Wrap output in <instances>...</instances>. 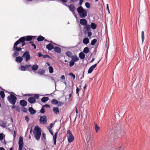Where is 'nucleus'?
I'll return each mask as SVG.
<instances>
[{
    "label": "nucleus",
    "instance_id": "nucleus-40",
    "mask_svg": "<svg viewBox=\"0 0 150 150\" xmlns=\"http://www.w3.org/2000/svg\"><path fill=\"white\" fill-rule=\"evenodd\" d=\"M21 70L22 71H25L27 70V69L26 67L25 66L21 65Z\"/></svg>",
    "mask_w": 150,
    "mask_h": 150
},
{
    "label": "nucleus",
    "instance_id": "nucleus-52",
    "mask_svg": "<svg viewBox=\"0 0 150 150\" xmlns=\"http://www.w3.org/2000/svg\"><path fill=\"white\" fill-rule=\"evenodd\" d=\"M25 66L26 68H30V67H31V65H27V64H26L25 65ZM27 69L28 70H29V69Z\"/></svg>",
    "mask_w": 150,
    "mask_h": 150
},
{
    "label": "nucleus",
    "instance_id": "nucleus-53",
    "mask_svg": "<svg viewBox=\"0 0 150 150\" xmlns=\"http://www.w3.org/2000/svg\"><path fill=\"white\" fill-rule=\"evenodd\" d=\"M42 135L43 136V138L44 139H46V134H45V133H42Z\"/></svg>",
    "mask_w": 150,
    "mask_h": 150
},
{
    "label": "nucleus",
    "instance_id": "nucleus-64",
    "mask_svg": "<svg viewBox=\"0 0 150 150\" xmlns=\"http://www.w3.org/2000/svg\"><path fill=\"white\" fill-rule=\"evenodd\" d=\"M0 150H5V149L3 147H0Z\"/></svg>",
    "mask_w": 150,
    "mask_h": 150
},
{
    "label": "nucleus",
    "instance_id": "nucleus-24",
    "mask_svg": "<svg viewBox=\"0 0 150 150\" xmlns=\"http://www.w3.org/2000/svg\"><path fill=\"white\" fill-rule=\"evenodd\" d=\"M71 57L72 60L74 62L78 61L79 59V57L76 55L72 56Z\"/></svg>",
    "mask_w": 150,
    "mask_h": 150
},
{
    "label": "nucleus",
    "instance_id": "nucleus-14",
    "mask_svg": "<svg viewBox=\"0 0 150 150\" xmlns=\"http://www.w3.org/2000/svg\"><path fill=\"white\" fill-rule=\"evenodd\" d=\"M69 8L70 10L72 11L74 14L75 13L74 10H75L76 8L73 5H70V6H69Z\"/></svg>",
    "mask_w": 150,
    "mask_h": 150
},
{
    "label": "nucleus",
    "instance_id": "nucleus-31",
    "mask_svg": "<svg viewBox=\"0 0 150 150\" xmlns=\"http://www.w3.org/2000/svg\"><path fill=\"white\" fill-rule=\"evenodd\" d=\"M95 128L96 133H97L98 131L100 129V127L98 125L97 123H95Z\"/></svg>",
    "mask_w": 150,
    "mask_h": 150
},
{
    "label": "nucleus",
    "instance_id": "nucleus-43",
    "mask_svg": "<svg viewBox=\"0 0 150 150\" xmlns=\"http://www.w3.org/2000/svg\"><path fill=\"white\" fill-rule=\"evenodd\" d=\"M64 104L63 102L59 101L58 102V103L57 104V106L58 107L62 106Z\"/></svg>",
    "mask_w": 150,
    "mask_h": 150
},
{
    "label": "nucleus",
    "instance_id": "nucleus-21",
    "mask_svg": "<svg viewBox=\"0 0 150 150\" xmlns=\"http://www.w3.org/2000/svg\"><path fill=\"white\" fill-rule=\"evenodd\" d=\"M28 110L31 114L34 115L36 113L35 110H34L32 107L29 108Z\"/></svg>",
    "mask_w": 150,
    "mask_h": 150
},
{
    "label": "nucleus",
    "instance_id": "nucleus-37",
    "mask_svg": "<svg viewBox=\"0 0 150 150\" xmlns=\"http://www.w3.org/2000/svg\"><path fill=\"white\" fill-rule=\"evenodd\" d=\"M49 72L50 73H52L53 72L54 69L52 67L50 66L49 67Z\"/></svg>",
    "mask_w": 150,
    "mask_h": 150
},
{
    "label": "nucleus",
    "instance_id": "nucleus-9",
    "mask_svg": "<svg viewBox=\"0 0 150 150\" xmlns=\"http://www.w3.org/2000/svg\"><path fill=\"white\" fill-rule=\"evenodd\" d=\"M23 145L24 143L23 138L22 137H20L19 138L18 142V150H23Z\"/></svg>",
    "mask_w": 150,
    "mask_h": 150
},
{
    "label": "nucleus",
    "instance_id": "nucleus-58",
    "mask_svg": "<svg viewBox=\"0 0 150 150\" xmlns=\"http://www.w3.org/2000/svg\"><path fill=\"white\" fill-rule=\"evenodd\" d=\"M38 55H39V57H41V56H43V55L41 53H40V52H38Z\"/></svg>",
    "mask_w": 150,
    "mask_h": 150
},
{
    "label": "nucleus",
    "instance_id": "nucleus-45",
    "mask_svg": "<svg viewBox=\"0 0 150 150\" xmlns=\"http://www.w3.org/2000/svg\"><path fill=\"white\" fill-rule=\"evenodd\" d=\"M40 112L42 113H44L45 112V110L44 107H42L40 110Z\"/></svg>",
    "mask_w": 150,
    "mask_h": 150
},
{
    "label": "nucleus",
    "instance_id": "nucleus-55",
    "mask_svg": "<svg viewBox=\"0 0 150 150\" xmlns=\"http://www.w3.org/2000/svg\"><path fill=\"white\" fill-rule=\"evenodd\" d=\"M79 91V88L78 87H77L76 89V94H78Z\"/></svg>",
    "mask_w": 150,
    "mask_h": 150
},
{
    "label": "nucleus",
    "instance_id": "nucleus-54",
    "mask_svg": "<svg viewBox=\"0 0 150 150\" xmlns=\"http://www.w3.org/2000/svg\"><path fill=\"white\" fill-rule=\"evenodd\" d=\"M49 132H50L51 134L52 135H53V132L52 131V130L50 129H49Z\"/></svg>",
    "mask_w": 150,
    "mask_h": 150
},
{
    "label": "nucleus",
    "instance_id": "nucleus-32",
    "mask_svg": "<svg viewBox=\"0 0 150 150\" xmlns=\"http://www.w3.org/2000/svg\"><path fill=\"white\" fill-rule=\"evenodd\" d=\"M51 103L53 105H57L58 103V101L55 99H53L51 101Z\"/></svg>",
    "mask_w": 150,
    "mask_h": 150
},
{
    "label": "nucleus",
    "instance_id": "nucleus-7",
    "mask_svg": "<svg viewBox=\"0 0 150 150\" xmlns=\"http://www.w3.org/2000/svg\"><path fill=\"white\" fill-rule=\"evenodd\" d=\"M22 57L25 58V61L26 62L28 61L31 58L29 52L28 51H25L23 53Z\"/></svg>",
    "mask_w": 150,
    "mask_h": 150
},
{
    "label": "nucleus",
    "instance_id": "nucleus-8",
    "mask_svg": "<svg viewBox=\"0 0 150 150\" xmlns=\"http://www.w3.org/2000/svg\"><path fill=\"white\" fill-rule=\"evenodd\" d=\"M113 126H114V127L112 129L115 132L117 133L121 132V127L119 125H115Z\"/></svg>",
    "mask_w": 150,
    "mask_h": 150
},
{
    "label": "nucleus",
    "instance_id": "nucleus-16",
    "mask_svg": "<svg viewBox=\"0 0 150 150\" xmlns=\"http://www.w3.org/2000/svg\"><path fill=\"white\" fill-rule=\"evenodd\" d=\"M46 48L49 50H51L54 48V46L51 43H50L46 45Z\"/></svg>",
    "mask_w": 150,
    "mask_h": 150
},
{
    "label": "nucleus",
    "instance_id": "nucleus-17",
    "mask_svg": "<svg viewBox=\"0 0 150 150\" xmlns=\"http://www.w3.org/2000/svg\"><path fill=\"white\" fill-rule=\"evenodd\" d=\"M52 110L56 115H58L59 112V108L57 107H53L52 109Z\"/></svg>",
    "mask_w": 150,
    "mask_h": 150
},
{
    "label": "nucleus",
    "instance_id": "nucleus-34",
    "mask_svg": "<svg viewBox=\"0 0 150 150\" xmlns=\"http://www.w3.org/2000/svg\"><path fill=\"white\" fill-rule=\"evenodd\" d=\"M6 123L4 121H2L0 123V125L3 127L5 128L6 127Z\"/></svg>",
    "mask_w": 150,
    "mask_h": 150
},
{
    "label": "nucleus",
    "instance_id": "nucleus-28",
    "mask_svg": "<svg viewBox=\"0 0 150 150\" xmlns=\"http://www.w3.org/2000/svg\"><path fill=\"white\" fill-rule=\"evenodd\" d=\"M89 52V49L88 47H85L83 50V52L85 54H87Z\"/></svg>",
    "mask_w": 150,
    "mask_h": 150
},
{
    "label": "nucleus",
    "instance_id": "nucleus-59",
    "mask_svg": "<svg viewBox=\"0 0 150 150\" xmlns=\"http://www.w3.org/2000/svg\"><path fill=\"white\" fill-rule=\"evenodd\" d=\"M43 107H46V108H50V105H48V104H46Z\"/></svg>",
    "mask_w": 150,
    "mask_h": 150
},
{
    "label": "nucleus",
    "instance_id": "nucleus-56",
    "mask_svg": "<svg viewBox=\"0 0 150 150\" xmlns=\"http://www.w3.org/2000/svg\"><path fill=\"white\" fill-rule=\"evenodd\" d=\"M14 132V134L13 135V136L14 137V138H15L16 137V132L15 130H14L13 131Z\"/></svg>",
    "mask_w": 150,
    "mask_h": 150
},
{
    "label": "nucleus",
    "instance_id": "nucleus-5",
    "mask_svg": "<svg viewBox=\"0 0 150 150\" xmlns=\"http://www.w3.org/2000/svg\"><path fill=\"white\" fill-rule=\"evenodd\" d=\"M67 136L68 142L71 143L73 142L74 139V137L70 130H67Z\"/></svg>",
    "mask_w": 150,
    "mask_h": 150
},
{
    "label": "nucleus",
    "instance_id": "nucleus-11",
    "mask_svg": "<svg viewBox=\"0 0 150 150\" xmlns=\"http://www.w3.org/2000/svg\"><path fill=\"white\" fill-rule=\"evenodd\" d=\"M80 23L81 24L83 25H85L87 24V21L85 19L82 18L80 20Z\"/></svg>",
    "mask_w": 150,
    "mask_h": 150
},
{
    "label": "nucleus",
    "instance_id": "nucleus-20",
    "mask_svg": "<svg viewBox=\"0 0 150 150\" xmlns=\"http://www.w3.org/2000/svg\"><path fill=\"white\" fill-rule=\"evenodd\" d=\"M57 134L58 132H56L55 133L54 135L53 136V139L54 140V145H56V143L57 142Z\"/></svg>",
    "mask_w": 150,
    "mask_h": 150
},
{
    "label": "nucleus",
    "instance_id": "nucleus-41",
    "mask_svg": "<svg viewBox=\"0 0 150 150\" xmlns=\"http://www.w3.org/2000/svg\"><path fill=\"white\" fill-rule=\"evenodd\" d=\"M69 66L70 67H71L74 64V62L72 60H71L69 62Z\"/></svg>",
    "mask_w": 150,
    "mask_h": 150
},
{
    "label": "nucleus",
    "instance_id": "nucleus-48",
    "mask_svg": "<svg viewBox=\"0 0 150 150\" xmlns=\"http://www.w3.org/2000/svg\"><path fill=\"white\" fill-rule=\"evenodd\" d=\"M92 35V33L91 31H88V36L90 38Z\"/></svg>",
    "mask_w": 150,
    "mask_h": 150
},
{
    "label": "nucleus",
    "instance_id": "nucleus-35",
    "mask_svg": "<svg viewBox=\"0 0 150 150\" xmlns=\"http://www.w3.org/2000/svg\"><path fill=\"white\" fill-rule=\"evenodd\" d=\"M141 37H142V42L143 43L144 41V32L143 31H142V32Z\"/></svg>",
    "mask_w": 150,
    "mask_h": 150
},
{
    "label": "nucleus",
    "instance_id": "nucleus-29",
    "mask_svg": "<svg viewBox=\"0 0 150 150\" xmlns=\"http://www.w3.org/2000/svg\"><path fill=\"white\" fill-rule=\"evenodd\" d=\"M66 54L69 57H71L72 56V54L71 52L68 51L66 52Z\"/></svg>",
    "mask_w": 150,
    "mask_h": 150
},
{
    "label": "nucleus",
    "instance_id": "nucleus-23",
    "mask_svg": "<svg viewBox=\"0 0 150 150\" xmlns=\"http://www.w3.org/2000/svg\"><path fill=\"white\" fill-rule=\"evenodd\" d=\"M45 72V71L44 70L42 69H39L38 72V73L41 75H43L44 74Z\"/></svg>",
    "mask_w": 150,
    "mask_h": 150
},
{
    "label": "nucleus",
    "instance_id": "nucleus-50",
    "mask_svg": "<svg viewBox=\"0 0 150 150\" xmlns=\"http://www.w3.org/2000/svg\"><path fill=\"white\" fill-rule=\"evenodd\" d=\"M42 57H43L44 58H46L47 57H48V58L50 57L49 55H47V54H46L45 55H43Z\"/></svg>",
    "mask_w": 150,
    "mask_h": 150
},
{
    "label": "nucleus",
    "instance_id": "nucleus-26",
    "mask_svg": "<svg viewBox=\"0 0 150 150\" xmlns=\"http://www.w3.org/2000/svg\"><path fill=\"white\" fill-rule=\"evenodd\" d=\"M83 42L85 44H87L89 43V39L87 38H84L83 40Z\"/></svg>",
    "mask_w": 150,
    "mask_h": 150
},
{
    "label": "nucleus",
    "instance_id": "nucleus-62",
    "mask_svg": "<svg viewBox=\"0 0 150 150\" xmlns=\"http://www.w3.org/2000/svg\"><path fill=\"white\" fill-rule=\"evenodd\" d=\"M61 1L63 3H65L67 1V0H61Z\"/></svg>",
    "mask_w": 150,
    "mask_h": 150
},
{
    "label": "nucleus",
    "instance_id": "nucleus-10",
    "mask_svg": "<svg viewBox=\"0 0 150 150\" xmlns=\"http://www.w3.org/2000/svg\"><path fill=\"white\" fill-rule=\"evenodd\" d=\"M40 122L41 124H44L47 123V117L46 116H41L40 117Z\"/></svg>",
    "mask_w": 150,
    "mask_h": 150
},
{
    "label": "nucleus",
    "instance_id": "nucleus-46",
    "mask_svg": "<svg viewBox=\"0 0 150 150\" xmlns=\"http://www.w3.org/2000/svg\"><path fill=\"white\" fill-rule=\"evenodd\" d=\"M85 5L86 6V7L88 8H90V5L89 3L88 2L85 3Z\"/></svg>",
    "mask_w": 150,
    "mask_h": 150
},
{
    "label": "nucleus",
    "instance_id": "nucleus-61",
    "mask_svg": "<svg viewBox=\"0 0 150 150\" xmlns=\"http://www.w3.org/2000/svg\"><path fill=\"white\" fill-rule=\"evenodd\" d=\"M61 79H64L65 78V76L64 75H62L61 77Z\"/></svg>",
    "mask_w": 150,
    "mask_h": 150
},
{
    "label": "nucleus",
    "instance_id": "nucleus-22",
    "mask_svg": "<svg viewBox=\"0 0 150 150\" xmlns=\"http://www.w3.org/2000/svg\"><path fill=\"white\" fill-rule=\"evenodd\" d=\"M53 49L55 51L58 53H60L61 52V50L59 47H54Z\"/></svg>",
    "mask_w": 150,
    "mask_h": 150
},
{
    "label": "nucleus",
    "instance_id": "nucleus-63",
    "mask_svg": "<svg viewBox=\"0 0 150 150\" xmlns=\"http://www.w3.org/2000/svg\"><path fill=\"white\" fill-rule=\"evenodd\" d=\"M53 126V124L52 123H51L50 124V128H52Z\"/></svg>",
    "mask_w": 150,
    "mask_h": 150
},
{
    "label": "nucleus",
    "instance_id": "nucleus-27",
    "mask_svg": "<svg viewBox=\"0 0 150 150\" xmlns=\"http://www.w3.org/2000/svg\"><path fill=\"white\" fill-rule=\"evenodd\" d=\"M32 69L33 71H36L38 68V66L37 64L33 65L31 66Z\"/></svg>",
    "mask_w": 150,
    "mask_h": 150
},
{
    "label": "nucleus",
    "instance_id": "nucleus-38",
    "mask_svg": "<svg viewBox=\"0 0 150 150\" xmlns=\"http://www.w3.org/2000/svg\"><path fill=\"white\" fill-rule=\"evenodd\" d=\"M84 28L86 29L87 31H88L90 29V26L89 25H87H87H85Z\"/></svg>",
    "mask_w": 150,
    "mask_h": 150
},
{
    "label": "nucleus",
    "instance_id": "nucleus-49",
    "mask_svg": "<svg viewBox=\"0 0 150 150\" xmlns=\"http://www.w3.org/2000/svg\"><path fill=\"white\" fill-rule=\"evenodd\" d=\"M22 111L25 112H26L27 111V109L25 108H23Z\"/></svg>",
    "mask_w": 150,
    "mask_h": 150
},
{
    "label": "nucleus",
    "instance_id": "nucleus-47",
    "mask_svg": "<svg viewBox=\"0 0 150 150\" xmlns=\"http://www.w3.org/2000/svg\"><path fill=\"white\" fill-rule=\"evenodd\" d=\"M3 135V133H0V140H2L4 138Z\"/></svg>",
    "mask_w": 150,
    "mask_h": 150
},
{
    "label": "nucleus",
    "instance_id": "nucleus-42",
    "mask_svg": "<svg viewBox=\"0 0 150 150\" xmlns=\"http://www.w3.org/2000/svg\"><path fill=\"white\" fill-rule=\"evenodd\" d=\"M39 95L37 94H34L33 98H35V99H38L39 98Z\"/></svg>",
    "mask_w": 150,
    "mask_h": 150
},
{
    "label": "nucleus",
    "instance_id": "nucleus-57",
    "mask_svg": "<svg viewBox=\"0 0 150 150\" xmlns=\"http://www.w3.org/2000/svg\"><path fill=\"white\" fill-rule=\"evenodd\" d=\"M31 45L34 47V49H36V45H35V44H34L33 43L32 44V45Z\"/></svg>",
    "mask_w": 150,
    "mask_h": 150
},
{
    "label": "nucleus",
    "instance_id": "nucleus-33",
    "mask_svg": "<svg viewBox=\"0 0 150 150\" xmlns=\"http://www.w3.org/2000/svg\"><path fill=\"white\" fill-rule=\"evenodd\" d=\"M97 25L94 23H91V26L93 30L95 29L97 27Z\"/></svg>",
    "mask_w": 150,
    "mask_h": 150
},
{
    "label": "nucleus",
    "instance_id": "nucleus-3",
    "mask_svg": "<svg viewBox=\"0 0 150 150\" xmlns=\"http://www.w3.org/2000/svg\"><path fill=\"white\" fill-rule=\"evenodd\" d=\"M77 11L81 17L85 18L87 16V13L86 10L83 9L82 6H81L78 7L77 8Z\"/></svg>",
    "mask_w": 150,
    "mask_h": 150
},
{
    "label": "nucleus",
    "instance_id": "nucleus-18",
    "mask_svg": "<svg viewBox=\"0 0 150 150\" xmlns=\"http://www.w3.org/2000/svg\"><path fill=\"white\" fill-rule=\"evenodd\" d=\"M45 38L43 36L41 35H40L38 36L37 38V40L38 41H42L44 40H45V41H48L46 40H45Z\"/></svg>",
    "mask_w": 150,
    "mask_h": 150
},
{
    "label": "nucleus",
    "instance_id": "nucleus-4",
    "mask_svg": "<svg viewBox=\"0 0 150 150\" xmlns=\"http://www.w3.org/2000/svg\"><path fill=\"white\" fill-rule=\"evenodd\" d=\"M9 102L11 104L14 105L17 100V98L14 95L11 94L7 97Z\"/></svg>",
    "mask_w": 150,
    "mask_h": 150
},
{
    "label": "nucleus",
    "instance_id": "nucleus-30",
    "mask_svg": "<svg viewBox=\"0 0 150 150\" xmlns=\"http://www.w3.org/2000/svg\"><path fill=\"white\" fill-rule=\"evenodd\" d=\"M49 100V98L47 97H44L42 98L41 101L45 103L47 101Z\"/></svg>",
    "mask_w": 150,
    "mask_h": 150
},
{
    "label": "nucleus",
    "instance_id": "nucleus-1",
    "mask_svg": "<svg viewBox=\"0 0 150 150\" xmlns=\"http://www.w3.org/2000/svg\"><path fill=\"white\" fill-rule=\"evenodd\" d=\"M33 37L32 36H27L21 38L15 43V47H16L17 45H18L20 43H22V47L24 46L26 44L25 41H31L33 40Z\"/></svg>",
    "mask_w": 150,
    "mask_h": 150
},
{
    "label": "nucleus",
    "instance_id": "nucleus-2",
    "mask_svg": "<svg viewBox=\"0 0 150 150\" xmlns=\"http://www.w3.org/2000/svg\"><path fill=\"white\" fill-rule=\"evenodd\" d=\"M41 133V129L38 126H35L34 132L33 134L35 139L38 140L40 138Z\"/></svg>",
    "mask_w": 150,
    "mask_h": 150
},
{
    "label": "nucleus",
    "instance_id": "nucleus-39",
    "mask_svg": "<svg viewBox=\"0 0 150 150\" xmlns=\"http://www.w3.org/2000/svg\"><path fill=\"white\" fill-rule=\"evenodd\" d=\"M0 95L2 98H4L5 97V95L4 92L1 91L0 92Z\"/></svg>",
    "mask_w": 150,
    "mask_h": 150
},
{
    "label": "nucleus",
    "instance_id": "nucleus-15",
    "mask_svg": "<svg viewBox=\"0 0 150 150\" xmlns=\"http://www.w3.org/2000/svg\"><path fill=\"white\" fill-rule=\"evenodd\" d=\"M20 103L21 105L23 107L26 106L27 105V102L25 100H21L20 101Z\"/></svg>",
    "mask_w": 150,
    "mask_h": 150
},
{
    "label": "nucleus",
    "instance_id": "nucleus-60",
    "mask_svg": "<svg viewBox=\"0 0 150 150\" xmlns=\"http://www.w3.org/2000/svg\"><path fill=\"white\" fill-rule=\"evenodd\" d=\"M32 95L31 94H25L24 96H31Z\"/></svg>",
    "mask_w": 150,
    "mask_h": 150
},
{
    "label": "nucleus",
    "instance_id": "nucleus-51",
    "mask_svg": "<svg viewBox=\"0 0 150 150\" xmlns=\"http://www.w3.org/2000/svg\"><path fill=\"white\" fill-rule=\"evenodd\" d=\"M25 120L28 123L29 121V118L27 116H26L25 117Z\"/></svg>",
    "mask_w": 150,
    "mask_h": 150
},
{
    "label": "nucleus",
    "instance_id": "nucleus-25",
    "mask_svg": "<svg viewBox=\"0 0 150 150\" xmlns=\"http://www.w3.org/2000/svg\"><path fill=\"white\" fill-rule=\"evenodd\" d=\"M79 56L81 59H83L85 58V55L82 52H81L79 54Z\"/></svg>",
    "mask_w": 150,
    "mask_h": 150
},
{
    "label": "nucleus",
    "instance_id": "nucleus-36",
    "mask_svg": "<svg viewBox=\"0 0 150 150\" xmlns=\"http://www.w3.org/2000/svg\"><path fill=\"white\" fill-rule=\"evenodd\" d=\"M97 41V39H94L92 40L91 42V45H94L96 43V42Z\"/></svg>",
    "mask_w": 150,
    "mask_h": 150
},
{
    "label": "nucleus",
    "instance_id": "nucleus-13",
    "mask_svg": "<svg viewBox=\"0 0 150 150\" xmlns=\"http://www.w3.org/2000/svg\"><path fill=\"white\" fill-rule=\"evenodd\" d=\"M28 101L31 104H33L35 102L36 100L33 98V97H31L28 99Z\"/></svg>",
    "mask_w": 150,
    "mask_h": 150
},
{
    "label": "nucleus",
    "instance_id": "nucleus-12",
    "mask_svg": "<svg viewBox=\"0 0 150 150\" xmlns=\"http://www.w3.org/2000/svg\"><path fill=\"white\" fill-rule=\"evenodd\" d=\"M97 66V64H95L91 67L88 69V74L91 73L93 69L95 68Z\"/></svg>",
    "mask_w": 150,
    "mask_h": 150
},
{
    "label": "nucleus",
    "instance_id": "nucleus-19",
    "mask_svg": "<svg viewBox=\"0 0 150 150\" xmlns=\"http://www.w3.org/2000/svg\"><path fill=\"white\" fill-rule=\"evenodd\" d=\"M23 57L20 56L17 57L16 58V61L18 63H21L23 60Z\"/></svg>",
    "mask_w": 150,
    "mask_h": 150
},
{
    "label": "nucleus",
    "instance_id": "nucleus-44",
    "mask_svg": "<svg viewBox=\"0 0 150 150\" xmlns=\"http://www.w3.org/2000/svg\"><path fill=\"white\" fill-rule=\"evenodd\" d=\"M69 75H70V76H72L74 79H75V75H74L73 73H72V72L70 73L69 74Z\"/></svg>",
    "mask_w": 150,
    "mask_h": 150
},
{
    "label": "nucleus",
    "instance_id": "nucleus-6",
    "mask_svg": "<svg viewBox=\"0 0 150 150\" xmlns=\"http://www.w3.org/2000/svg\"><path fill=\"white\" fill-rule=\"evenodd\" d=\"M15 43L14 44V46L13 48V50L15 52L13 53V56L14 57H16L17 56L19 55V53L18 52L22 50V48L21 47H17L18 45H17L15 47Z\"/></svg>",
    "mask_w": 150,
    "mask_h": 150
}]
</instances>
